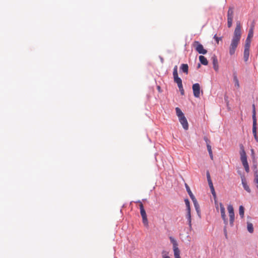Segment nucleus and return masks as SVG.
Segmentation results:
<instances>
[{
    "instance_id": "f257e3e1",
    "label": "nucleus",
    "mask_w": 258,
    "mask_h": 258,
    "mask_svg": "<svg viewBox=\"0 0 258 258\" xmlns=\"http://www.w3.org/2000/svg\"><path fill=\"white\" fill-rule=\"evenodd\" d=\"M241 37V26L240 22H236V26L234 31L233 35L229 47V52L230 55H233L236 48L240 43Z\"/></svg>"
},
{
    "instance_id": "f03ea898",
    "label": "nucleus",
    "mask_w": 258,
    "mask_h": 258,
    "mask_svg": "<svg viewBox=\"0 0 258 258\" xmlns=\"http://www.w3.org/2000/svg\"><path fill=\"white\" fill-rule=\"evenodd\" d=\"M239 153L242 164L245 169V171L248 173L249 171V165L247 160V156L244 150V147L242 144L240 145Z\"/></svg>"
},
{
    "instance_id": "7ed1b4c3",
    "label": "nucleus",
    "mask_w": 258,
    "mask_h": 258,
    "mask_svg": "<svg viewBox=\"0 0 258 258\" xmlns=\"http://www.w3.org/2000/svg\"><path fill=\"white\" fill-rule=\"evenodd\" d=\"M137 203H139L140 213H141V216L142 217L143 223L145 226L147 227V226H148V221L147 216L146 215V211L144 208L143 204L140 201L137 202Z\"/></svg>"
},
{
    "instance_id": "20e7f679",
    "label": "nucleus",
    "mask_w": 258,
    "mask_h": 258,
    "mask_svg": "<svg viewBox=\"0 0 258 258\" xmlns=\"http://www.w3.org/2000/svg\"><path fill=\"white\" fill-rule=\"evenodd\" d=\"M215 203L216 205V209L218 210V206L219 205L220 206V210L221 213V217L224 221V223L225 225H227L228 224V220L226 218V216L225 214V208L222 204V203H220L219 204H218L217 202L216 201H215Z\"/></svg>"
},
{
    "instance_id": "39448f33",
    "label": "nucleus",
    "mask_w": 258,
    "mask_h": 258,
    "mask_svg": "<svg viewBox=\"0 0 258 258\" xmlns=\"http://www.w3.org/2000/svg\"><path fill=\"white\" fill-rule=\"evenodd\" d=\"M193 47L200 54H205L207 53V50L204 49L202 44L199 41H195L192 44Z\"/></svg>"
},
{
    "instance_id": "423d86ee",
    "label": "nucleus",
    "mask_w": 258,
    "mask_h": 258,
    "mask_svg": "<svg viewBox=\"0 0 258 258\" xmlns=\"http://www.w3.org/2000/svg\"><path fill=\"white\" fill-rule=\"evenodd\" d=\"M173 79H174V82L177 83L178 88H181V86H182V80L178 77L177 66H175L174 67L173 72Z\"/></svg>"
},
{
    "instance_id": "0eeeda50",
    "label": "nucleus",
    "mask_w": 258,
    "mask_h": 258,
    "mask_svg": "<svg viewBox=\"0 0 258 258\" xmlns=\"http://www.w3.org/2000/svg\"><path fill=\"white\" fill-rule=\"evenodd\" d=\"M233 15V8L229 7L227 12V26L228 28L231 27L232 25Z\"/></svg>"
},
{
    "instance_id": "6e6552de",
    "label": "nucleus",
    "mask_w": 258,
    "mask_h": 258,
    "mask_svg": "<svg viewBox=\"0 0 258 258\" xmlns=\"http://www.w3.org/2000/svg\"><path fill=\"white\" fill-rule=\"evenodd\" d=\"M227 210L229 213L230 224L232 226L234 221V212L233 206L231 205H228Z\"/></svg>"
},
{
    "instance_id": "1a4fd4ad",
    "label": "nucleus",
    "mask_w": 258,
    "mask_h": 258,
    "mask_svg": "<svg viewBox=\"0 0 258 258\" xmlns=\"http://www.w3.org/2000/svg\"><path fill=\"white\" fill-rule=\"evenodd\" d=\"M192 90L194 95L196 98H199L200 96V86L199 83H196L193 84Z\"/></svg>"
},
{
    "instance_id": "9d476101",
    "label": "nucleus",
    "mask_w": 258,
    "mask_h": 258,
    "mask_svg": "<svg viewBox=\"0 0 258 258\" xmlns=\"http://www.w3.org/2000/svg\"><path fill=\"white\" fill-rule=\"evenodd\" d=\"M178 119L180 123L182 124L183 128L185 130H187L188 128V123L185 117L184 116Z\"/></svg>"
},
{
    "instance_id": "9b49d317",
    "label": "nucleus",
    "mask_w": 258,
    "mask_h": 258,
    "mask_svg": "<svg viewBox=\"0 0 258 258\" xmlns=\"http://www.w3.org/2000/svg\"><path fill=\"white\" fill-rule=\"evenodd\" d=\"M241 181H242V184L243 185V187L244 189L248 193H250L251 192V190L249 187V186L247 184L246 180L244 176H241Z\"/></svg>"
},
{
    "instance_id": "f8f14e48",
    "label": "nucleus",
    "mask_w": 258,
    "mask_h": 258,
    "mask_svg": "<svg viewBox=\"0 0 258 258\" xmlns=\"http://www.w3.org/2000/svg\"><path fill=\"white\" fill-rule=\"evenodd\" d=\"M213 68L215 71L218 72L219 70L218 62L216 55H214L212 57Z\"/></svg>"
},
{
    "instance_id": "ddd939ff",
    "label": "nucleus",
    "mask_w": 258,
    "mask_h": 258,
    "mask_svg": "<svg viewBox=\"0 0 258 258\" xmlns=\"http://www.w3.org/2000/svg\"><path fill=\"white\" fill-rule=\"evenodd\" d=\"M252 133L255 141L258 142V136L256 134V120L253 121Z\"/></svg>"
},
{
    "instance_id": "4468645a",
    "label": "nucleus",
    "mask_w": 258,
    "mask_h": 258,
    "mask_svg": "<svg viewBox=\"0 0 258 258\" xmlns=\"http://www.w3.org/2000/svg\"><path fill=\"white\" fill-rule=\"evenodd\" d=\"M170 240L173 244V252L180 250L178 247V244L176 240L172 237H170Z\"/></svg>"
},
{
    "instance_id": "2eb2a0df",
    "label": "nucleus",
    "mask_w": 258,
    "mask_h": 258,
    "mask_svg": "<svg viewBox=\"0 0 258 258\" xmlns=\"http://www.w3.org/2000/svg\"><path fill=\"white\" fill-rule=\"evenodd\" d=\"M199 60L200 62L203 65L206 66L208 64L207 59L203 55H200L199 56Z\"/></svg>"
},
{
    "instance_id": "dca6fc26",
    "label": "nucleus",
    "mask_w": 258,
    "mask_h": 258,
    "mask_svg": "<svg viewBox=\"0 0 258 258\" xmlns=\"http://www.w3.org/2000/svg\"><path fill=\"white\" fill-rule=\"evenodd\" d=\"M249 55V49H244L243 53V58L245 61H247L248 59Z\"/></svg>"
},
{
    "instance_id": "f3484780",
    "label": "nucleus",
    "mask_w": 258,
    "mask_h": 258,
    "mask_svg": "<svg viewBox=\"0 0 258 258\" xmlns=\"http://www.w3.org/2000/svg\"><path fill=\"white\" fill-rule=\"evenodd\" d=\"M180 70L186 74H188V67L187 64H182L180 67Z\"/></svg>"
},
{
    "instance_id": "a211bd4d",
    "label": "nucleus",
    "mask_w": 258,
    "mask_h": 258,
    "mask_svg": "<svg viewBox=\"0 0 258 258\" xmlns=\"http://www.w3.org/2000/svg\"><path fill=\"white\" fill-rule=\"evenodd\" d=\"M253 29H254V25H252L251 26L247 35V37L246 39H250L253 37Z\"/></svg>"
},
{
    "instance_id": "6ab92c4d",
    "label": "nucleus",
    "mask_w": 258,
    "mask_h": 258,
    "mask_svg": "<svg viewBox=\"0 0 258 258\" xmlns=\"http://www.w3.org/2000/svg\"><path fill=\"white\" fill-rule=\"evenodd\" d=\"M192 201L194 203V205L195 207L196 211L198 213H199L200 212V206L198 203V201H197L196 198H195L194 199H192Z\"/></svg>"
},
{
    "instance_id": "aec40b11",
    "label": "nucleus",
    "mask_w": 258,
    "mask_h": 258,
    "mask_svg": "<svg viewBox=\"0 0 258 258\" xmlns=\"http://www.w3.org/2000/svg\"><path fill=\"white\" fill-rule=\"evenodd\" d=\"M187 214H186V218H187L188 222V225L190 227L191 226V213H190V210H186Z\"/></svg>"
},
{
    "instance_id": "412c9836",
    "label": "nucleus",
    "mask_w": 258,
    "mask_h": 258,
    "mask_svg": "<svg viewBox=\"0 0 258 258\" xmlns=\"http://www.w3.org/2000/svg\"><path fill=\"white\" fill-rule=\"evenodd\" d=\"M233 81L234 82L235 86L236 88H238L239 87V83L236 74L235 73L233 74Z\"/></svg>"
},
{
    "instance_id": "4be33fe9",
    "label": "nucleus",
    "mask_w": 258,
    "mask_h": 258,
    "mask_svg": "<svg viewBox=\"0 0 258 258\" xmlns=\"http://www.w3.org/2000/svg\"><path fill=\"white\" fill-rule=\"evenodd\" d=\"M185 187H186V190L190 197V198H191V200L192 199H194L195 198H196L195 197V196H194V195L192 194L189 187L188 186V185L185 183Z\"/></svg>"
},
{
    "instance_id": "5701e85b",
    "label": "nucleus",
    "mask_w": 258,
    "mask_h": 258,
    "mask_svg": "<svg viewBox=\"0 0 258 258\" xmlns=\"http://www.w3.org/2000/svg\"><path fill=\"white\" fill-rule=\"evenodd\" d=\"M175 110H176V115L178 116V118L184 116L183 112H182V111L181 110V109L179 108L176 107L175 108Z\"/></svg>"
},
{
    "instance_id": "b1692460",
    "label": "nucleus",
    "mask_w": 258,
    "mask_h": 258,
    "mask_svg": "<svg viewBox=\"0 0 258 258\" xmlns=\"http://www.w3.org/2000/svg\"><path fill=\"white\" fill-rule=\"evenodd\" d=\"M247 229L249 233H253V224L252 223L248 222L247 223Z\"/></svg>"
},
{
    "instance_id": "393cba45",
    "label": "nucleus",
    "mask_w": 258,
    "mask_h": 258,
    "mask_svg": "<svg viewBox=\"0 0 258 258\" xmlns=\"http://www.w3.org/2000/svg\"><path fill=\"white\" fill-rule=\"evenodd\" d=\"M208 184H209V185L210 188L211 189V191L212 194V195L213 196V197L215 199L216 197V192H215V189H214V186L213 185V183L212 182H210V183H208Z\"/></svg>"
},
{
    "instance_id": "a878e982",
    "label": "nucleus",
    "mask_w": 258,
    "mask_h": 258,
    "mask_svg": "<svg viewBox=\"0 0 258 258\" xmlns=\"http://www.w3.org/2000/svg\"><path fill=\"white\" fill-rule=\"evenodd\" d=\"M207 149H208V152L209 153L210 158L212 160H213V153H212L211 146L209 144H207Z\"/></svg>"
},
{
    "instance_id": "bb28decb",
    "label": "nucleus",
    "mask_w": 258,
    "mask_h": 258,
    "mask_svg": "<svg viewBox=\"0 0 258 258\" xmlns=\"http://www.w3.org/2000/svg\"><path fill=\"white\" fill-rule=\"evenodd\" d=\"M244 209L242 206H240L239 208V214L241 218L244 216Z\"/></svg>"
},
{
    "instance_id": "cd10ccee",
    "label": "nucleus",
    "mask_w": 258,
    "mask_h": 258,
    "mask_svg": "<svg viewBox=\"0 0 258 258\" xmlns=\"http://www.w3.org/2000/svg\"><path fill=\"white\" fill-rule=\"evenodd\" d=\"M251 43V40L246 39L244 46V49H249Z\"/></svg>"
},
{
    "instance_id": "c85d7f7f",
    "label": "nucleus",
    "mask_w": 258,
    "mask_h": 258,
    "mask_svg": "<svg viewBox=\"0 0 258 258\" xmlns=\"http://www.w3.org/2000/svg\"><path fill=\"white\" fill-rule=\"evenodd\" d=\"M256 120V111H255V105L253 104L252 105V120Z\"/></svg>"
},
{
    "instance_id": "c756f323",
    "label": "nucleus",
    "mask_w": 258,
    "mask_h": 258,
    "mask_svg": "<svg viewBox=\"0 0 258 258\" xmlns=\"http://www.w3.org/2000/svg\"><path fill=\"white\" fill-rule=\"evenodd\" d=\"M162 258H170L168 255V252L165 250L162 251Z\"/></svg>"
},
{
    "instance_id": "7c9ffc66",
    "label": "nucleus",
    "mask_w": 258,
    "mask_h": 258,
    "mask_svg": "<svg viewBox=\"0 0 258 258\" xmlns=\"http://www.w3.org/2000/svg\"><path fill=\"white\" fill-rule=\"evenodd\" d=\"M184 202L186 207V210H190V203L189 200L188 199H185L184 200Z\"/></svg>"
},
{
    "instance_id": "2f4dec72",
    "label": "nucleus",
    "mask_w": 258,
    "mask_h": 258,
    "mask_svg": "<svg viewBox=\"0 0 258 258\" xmlns=\"http://www.w3.org/2000/svg\"><path fill=\"white\" fill-rule=\"evenodd\" d=\"M175 258H181L180 256V250L174 252Z\"/></svg>"
},
{
    "instance_id": "473e14b6",
    "label": "nucleus",
    "mask_w": 258,
    "mask_h": 258,
    "mask_svg": "<svg viewBox=\"0 0 258 258\" xmlns=\"http://www.w3.org/2000/svg\"><path fill=\"white\" fill-rule=\"evenodd\" d=\"M207 180H208V183L212 182L209 171L207 172Z\"/></svg>"
},
{
    "instance_id": "72a5a7b5",
    "label": "nucleus",
    "mask_w": 258,
    "mask_h": 258,
    "mask_svg": "<svg viewBox=\"0 0 258 258\" xmlns=\"http://www.w3.org/2000/svg\"><path fill=\"white\" fill-rule=\"evenodd\" d=\"M214 38L215 39L217 43H219V40L221 39V38L218 37L216 35H215Z\"/></svg>"
},
{
    "instance_id": "f704fd0d",
    "label": "nucleus",
    "mask_w": 258,
    "mask_h": 258,
    "mask_svg": "<svg viewBox=\"0 0 258 258\" xmlns=\"http://www.w3.org/2000/svg\"><path fill=\"white\" fill-rule=\"evenodd\" d=\"M179 90H180V93L181 95H183L184 94V90H183V86H181V88H179Z\"/></svg>"
},
{
    "instance_id": "c9c22d12",
    "label": "nucleus",
    "mask_w": 258,
    "mask_h": 258,
    "mask_svg": "<svg viewBox=\"0 0 258 258\" xmlns=\"http://www.w3.org/2000/svg\"><path fill=\"white\" fill-rule=\"evenodd\" d=\"M204 140L206 141V142L207 143V144H209V140H208V139L207 138L205 137Z\"/></svg>"
},
{
    "instance_id": "e433bc0d",
    "label": "nucleus",
    "mask_w": 258,
    "mask_h": 258,
    "mask_svg": "<svg viewBox=\"0 0 258 258\" xmlns=\"http://www.w3.org/2000/svg\"><path fill=\"white\" fill-rule=\"evenodd\" d=\"M157 89L158 90L159 92H161V88L160 86H157Z\"/></svg>"
},
{
    "instance_id": "4c0bfd02",
    "label": "nucleus",
    "mask_w": 258,
    "mask_h": 258,
    "mask_svg": "<svg viewBox=\"0 0 258 258\" xmlns=\"http://www.w3.org/2000/svg\"><path fill=\"white\" fill-rule=\"evenodd\" d=\"M251 154L252 155H254V150L253 149H251Z\"/></svg>"
},
{
    "instance_id": "58836bf2",
    "label": "nucleus",
    "mask_w": 258,
    "mask_h": 258,
    "mask_svg": "<svg viewBox=\"0 0 258 258\" xmlns=\"http://www.w3.org/2000/svg\"><path fill=\"white\" fill-rule=\"evenodd\" d=\"M224 231H225V235H226V231L225 229Z\"/></svg>"
}]
</instances>
